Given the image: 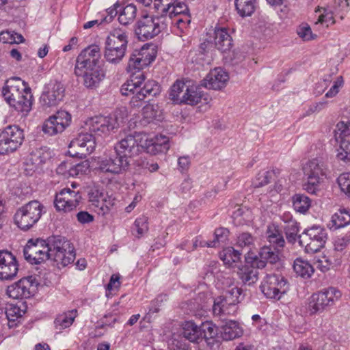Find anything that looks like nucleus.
Masks as SVG:
<instances>
[{
    "instance_id": "a18cd8bd",
    "label": "nucleus",
    "mask_w": 350,
    "mask_h": 350,
    "mask_svg": "<svg viewBox=\"0 0 350 350\" xmlns=\"http://www.w3.org/2000/svg\"><path fill=\"white\" fill-rule=\"evenodd\" d=\"M278 170H261L256 175L252 184L254 187H261L267 185L270 180L275 178Z\"/></svg>"
},
{
    "instance_id": "4d7b16f0",
    "label": "nucleus",
    "mask_w": 350,
    "mask_h": 350,
    "mask_svg": "<svg viewBox=\"0 0 350 350\" xmlns=\"http://www.w3.org/2000/svg\"><path fill=\"white\" fill-rule=\"evenodd\" d=\"M134 230H136L137 237H141L148 230V217L146 216H141L137 218L134 222Z\"/></svg>"
},
{
    "instance_id": "f03ea898",
    "label": "nucleus",
    "mask_w": 350,
    "mask_h": 350,
    "mask_svg": "<svg viewBox=\"0 0 350 350\" xmlns=\"http://www.w3.org/2000/svg\"><path fill=\"white\" fill-rule=\"evenodd\" d=\"M147 66L139 57L132 53L130 56L127 70L131 72V78L124 83L120 92L124 96H131L130 105L132 107H140L148 96H156L161 92V86L154 80L145 81V75L140 72Z\"/></svg>"
},
{
    "instance_id": "aec40b11",
    "label": "nucleus",
    "mask_w": 350,
    "mask_h": 350,
    "mask_svg": "<svg viewBox=\"0 0 350 350\" xmlns=\"http://www.w3.org/2000/svg\"><path fill=\"white\" fill-rule=\"evenodd\" d=\"M208 43L214 44L217 50L224 53L232 47V39L228 33V29L224 27L216 26L213 33L208 34Z\"/></svg>"
},
{
    "instance_id": "20e7f679",
    "label": "nucleus",
    "mask_w": 350,
    "mask_h": 350,
    "mask_svg": "<svg viewBox=\"0 0 350 350\" xmlns=\"http://www.w3.org/2000/svg\"><path fill=\"white\" fill-rule=\"evenodd\" d=\"M44 206L38 200H32L18 208L14 217L15 224L22 230L32 228L41 218Z\"/></svg>"
},
{
    "instance_id": "ddd939ff",
    "label": "nucleus",
    "mask_w": 350,
    "mask_h": 350,
    "mask_svg": "<svg viewBox=\"0 0 350 350\" xmlns=\"http://www.w3.org/2000/svg\"><path fill=\"white\" fill-rule=\"evenodd\" d=\"M101 59L100 48L98 45L92 44L81 51L76 59L74 72H81L84 69L100 67Z\"/></svg>"
},
{
    "instance_id": "f3484780",
    "label": "nucleus",
    "mask_w": 350,
    "mask_h": 350,
    "mask_svg": "<svg viewBox=\"0 0 350 350\" xmlns=\"http://www.w3.org/2000/svg\"><path fill=\"white\" fill-rule=\"evenodd\" d=\"M71 119V115L68 111L59 110L44 122L42 131L49 135L62 133L70 125Z\"/></svg>"
},
{
    "instance_id": "6e6d98bb",
    "label": "nucleus",
    "mask_w": 350,
    "mask_h": 350,
    "mask_svg": "<svg viewBox=\"0 0 350 350\" xmlns=\"http://www.w3.org/2000/svg\"><path fill=\"white\" fill-rule=\"evenodd\" d=\"M90 172V163L88 161H83L76 165H72L69 170L70 176H76L80 174H85Z\"/></svg>"
},
{
    "instance_id": "5701e85b",
    "label": "nucleus",
    "mask_w": 350,
    "mask_h": 350,
    "mask_svg": "<svg viewBox=\"0 0 350 350\" xmlns=\"http://www.w3.org/2000/svg\"><path fill=\"white\" fill-rule=\"evenodd\" d=\"M129 163V159L116 153L114 157L102 159L98 162V168L103 172L120 174L128 168Z\"/></svg>"
},
{
    "instance_id": "6ab92c4d",
    "label": "nucleus",
    "mask_w": 350,
    "mask_h": 350,
    "mask_svg": "<svg viewBox=\"0 0 350 350\" xmlns=\"http://www.w3.org/2000/svg\"><path fill=\"white\" fill-rule=\"evenodd\" d=\"M40 98V102L43 107L47 108L55 106L62 100L64 96L65 88L61 82L55 81L49 83Z\"/></svg>"
},
{
    "instance_id": "5fc2aeb1",
    "label": "nucleus",
    "mask_w": 350,
    "mask_h": 350,
    "mask_svg": "<svg viewBox=\"0 0 350 350\" xmlns=\"http://www.w3.org/2000/svg\"><path fill=\"white\" fill-rule=\"evenodd\" d=\"M243 291L241 288L238 287H233L229 291H228L226 295L224 297V299H226L227 301H229L230 305H233L234 307H237V305L242 300L243 296L242 297Z\"/></svg>"
},
{
    "instance_id": "9d476101",
    "label": "nucleus",
    "mask_w": 350,
    "mask_h": 350,
    "mask_svg": "<svg viewBox=\"0 0 350 350\" xmlns=\"http://www.w3.org/2000/svg\"><path fill=\"white\" fill-rule=\"evenodd\" d=\"M144 137L145 134L139 133L126 135L115 145L116 153L124 156L127 159L137 155Z\"/></svg>"
},
{
    "instance_id": "4468645a",
    "label": "nucleus",
    "mask_w": 350,
    "mask_h": 350,
    "mask_svg": "<svg viewBox=\"0 0 350 350\" xmlns=\"http://www.w3.org/2000/svg\"><path fill=\"white\" fill-rule=\"evenodd\" d=\"M81 200V196L79 191L64 188L56 194L54 205L57 211L66 213L75 210Z\"/></svg>"
},
{
    "instance_id": "8fccbe9b",
    "label": "nucleus",
    "mask_w": 350,
    "mask_h": 350,
    "mask_svg": "<svg viewBox=\"0 0 350 350\" xmlns=\"http://www.w3.org/2000/svg\"><path fill=\"white\" fill-rule=\"evenodd\" d=\"M293 205L297 212L305 213L311 206V200L305 195L295 194L293 197Z\"/></svg>"
},
{
    "instance_id": "a878e982",
    "label": "nucleus",
    "mask_w": 350,
    "mask_h": 350,
    "mask_svg": "<svg viewBox=\"0 0 350 350\" xmlns=\"http://www.w3.org/2000/svg\"><path fill=\"white\" fill-rule=\"evenodd\" d=\"M166 8L167 6L157 12L158 14H161L165 21H167V26L173 22V19L180 17L181 15L190 14L187 5L185 3L180 2L179 1L174 3H171L169 9Z\"/></svg>"
},
{
    "instance_id": "9b49d317",
    "label": "nucleus",
    "mask_w": 350,
    "mask_h": 350,
    "mask_svg": "<svg viewBox=\"0 0 350 350\" xmlns=\"http://www.w3.org/2000/svg\"><path fill=\"white\" fill-rule=\"evenodd\" d=\"M85 125L91 133L98 136H106L118 129L119 122L116 116H96L89 118Z\"/></svg>"
},
{
    "instance_id": "473e14b6",
    "label": "nucleus",
    "mask_w": 350,
    "mask_h": 350,
    "mask_svg": "<svg viewBox=\"0 0 350 350\" xmlns=\"http://www.w3.org/2000/svg\"><path fill=\"white\" fill-rule=\"evenodd\" d=\"M133 53L148 66L154 60L157 50L153 44H146L139 50H135Z\"/></svg>"
},
{
    "instance_id": "39448f33",
    "label": "nucleus",
    "mask_w": 350,
    "mask_h": 350,
    "mask_svg": "<svg viewBox=\"0 0 350 350\" xmlns=\"http://www.w3.org/2000/svg\"><path fill=\"white\" fill-rule=\"evenodd\" d=\"M341 296V292L332 286L313 293L308 300V312L310 315L321 313L327 308L332 306Z\"/></svg>"
},
{
    "instance_id": "13d9d810",
    "label": "nucleus",
    "mask_w": 350,
    "mask_h": 350,
    "mask_svg": "<svg viewBox=\"0 0 350 350\" xmlns=\"http://www.w3.org/2000/svg\"><path fill=\"white\" fill-rule=\"evenodd\" d=\"M341 191L350 197V173H343L337 178Z\"/></svg>"
},
{
    "instance_id": "a211bd4d",
    "label": "nucleus",
    "mask_w": 350,
    "mask_h": 350,
    "mask_svg": "<svg viewBox=\"0 0 350 350\" xmlns=\"http://www.w3.org/2000/svg\"><path fill=\"white\" fill-rule=\"evenodd\" d=\"M51 157L46 147L36 148L31 151L24 162V171L28 176L41 169L42 165Z\"/></svg>"
},
{
    "instance_id": "69168bd1",
    "label": "nucleus",
    "mask_w": 350,
    "mask_h": 350,
    "mask_svg": "<svg viewBox=\"0 0 350 350\" xmlns=\"http://www.w3.org/2000/svg\"><path fill=\"white\" fill-rule=\"evenodd\" d=\"M349 7V1L348 0H336L335 1V7L334 12L335 15H340V18L343 20L345 18V14L340 12L343 10H347Z\"/></svg>"
},
{
    "instance_id": "c03bdc74",
    "label": "nucleus",
    "mask_w": 350,
    "mask_h": 350,
    "mask_svg": "<svg viewBox=\"0 0 350 350\" xmlns=\"http://www.w3.org/2000/svg\"><path fill=\"white\" fill-rule=\"evenodd\" d=\"M256 238L250 232H244L237 236V246L245 249L247 252H250L255 247Z\"/></svg>"
},
{
    "instance_id": "774afa93",
    "label": "nucleus",
    "mask_w": 350,
    "mask_h": 350,
    "mask_svg": "<svg viewBox=\"0 0 350 350\" xmlns=\"http://www.w3.org/2000/svg\"><path fill=\"white\" fill-rule=\"evenodd\" d=\"M350 243V236L338 237L334 241V248L337 251H342Z\"/></svg>"
},
{
    "instance_id": "3c124183",
    "label": "nucleus",
    "mask_w": 350,
    "mask_h": 350,
    "mask_svg": "<svg viewBox=\"0 0 350 350\" xmlns=\"http://www.w3.org/2000/svg\"><path fill=\"white\" fill-rule=\"evenodd\" d=\"M220 258L226 265L232 266L233 263H236L239 261L241 258V253L233 247H228L220 254Z\"/></svg>"
},
{
    "instance_id": "1a4fd4ad",
    "label": "nucleus",
    "mask_w": 350,
    "mask_h": 350,
    "mask_svg": "<svg viewBox=\"0 0 350 350\" xmlns=\"http://www.w3.org/2000/svg\"><path fill=\"white\" fill-rule=\"evenodd\" d=\"M260 289L267 298L279 300L288 290V284L282 275H267L260 285Z\"/></svg>"
},
{
    "instance_id": "bb28decb",
    "label": "nucleus",
    "mask_w": 350,
    "mask_h": 350,
    "mask_svg": "<svg viewBox=\"0 0 350 350\" xmlns=\"http://www.w3.org/2000/svg\"><path fill=\"white\" fill-rule=\"evenodd\" d=\"M77 77H81L83 79V85L88 88L97 87L104 79L105 75L100 67H95L84 69L78 72H74Z\"/></svg>"
},
{
    "instance_id": "393cba45",
    "label": "nucleus",
    "mask_w": 350,
    "mask_h": 350,
    "mask_svg": "<svg viewBox=\"0 0 350 350\" xmlns=\"http://www.w3.org/2000/svg\"><path fill=\"white\" fill-rule=\"evenodd\" d=\"M32 276L21 279L18 282L8 287L7 295L16 299L30 297V288L32 286Z\"/></svg>"
},
{
    "instance_id": "c756f323",
    "label": "nucleus",
    "mask_w": 350,
    "mask_h": 350,
    "mask_svg": "<svg viewBox=\"0 0 350 350\" xmlns=\"http://www.w3.org/2000/svg\"><path fill=\"white\" fill-rule=\"evenodd\" d=\"M258 268L252 265H245L239 267L237 271L239 279L245 285L251 286L258 280Z\"/></svg>"
},
{
    "instance_id": "412c9836",
    "label": "nucleus",
    "mask_w": 350,
    "mask_h": 350,
    "mask_svg": "<svg viewBox=\"0 0 350 350\" xmlns=\"http://www.w3.org/2000/svg\"><path fill=\"white\" fill-rule=\"evenodd\" d=\"M148 153L157 154L166 153L170 149L171 144L169 137L163 135H157L148 137L146 135L144 138V142L141 144Z\"/></svg>"
},
{
    "instance_id": "052dcab7",
    "label": "nucleus",
    "mask_w": 350,
    "mask_h": 350,
    "mask_svg": "<svg viewBox=\"0 0 350 350\" xmlns=\"http://www.w3.org/2000/svg\"><path fill=\"white\" fill-rule=\"evenodd\" d=\"M22 312L18 306L14 304H9L5 308V314L9 322H14L22 316Z\"/></svg>"
},
{
    "instance_id": "4c0bfd02",
    "label": "nucleus",
    "mask_w": 350,
    "mask_h": 350,
    "mask_svg": "<svg viewBox=\"0 0 350 350\" xmlns=\"http://www.w3.org/2000/svg\"><path fill=\"white\" fill-rule=\"evenodd\" d=\"M315 12H319V15L317 21L314 23V26L325 25L326 27H329V25H333L336 23L334 19V10L319 6L316 8Z\"/></svg>"
},
{
    "instance_id": "6e6552de",
    "label": "nucleus",
    "mask_w": 350,
    "mask_h": 350,
    "mask_svg": "<svg viewBox=\"0 0 350 350\" xmlns=\"http://www.w3.org/2000/svg\"><path fill=\"white\" fill-rule=\"evenodd\" d=\"M23 130L16 125L6 126L0 133V154H6L16 151L24 140Z\"/></svg>"
},
{
    "instance_id": "864d4df0",
    "label": "nucleus",
    "mask_w": 350,
    "mask_h": 350,
    "mask_svg": "<svg viewBox=\"0 0 350 350\" xmlns=\"http://www.w3.org/2000/svg\"><path fill=\"white\" fill-rule=\"evenodd\" d=\"M201 340H206L214 338L217 335V327L210 321H206L200 326Z\"/></svg>"
},
{
    "instance_id": "bf43d9fd",
    "label": "nucleus",
    "mask_w": 350,
    "mask_h": 350,
    "mask_svg": "<svg viewBox=\"0 0 350 350\" xmlns=\"http://www.w3.org/2000/svg\"><path fill=\"white\" fill-rule=\"evenodd\" d=\"M229 231L225 228H219L215 230L214 239L213 240L215 243V247L219 246L221 243H224L228 239Z\"/></svg>"
},
{
    "instance_id": "79ce46f5",
    "label": "nucleus",
    "mask_w": 350,
    "mask_h": 350,
    "mask_svg": "<svg viewBox=\"0 0 350 350\" xmlns=\"http://www.w3.org/2000/svg\"><path fill=\"white\" fill-rule=\"evenodd\" d=\"M295 272L301 278H308L314 273L312 266L307 261L297 258L293 263Z\"/></svg>"
},
{
    "instance_id": "0e129e2a",
    "label": "nucleus",
    "mask_w": 350,
    "mask_h": 350,
    "mask_svg": "<svg viewBox=\"0 0 350 350\" xmlns=\"http://www.w3.org/2000/svg\"><path fill=\"white\" fill-rule=\"evenodd\" d=\"M326 101H320L313 103L309 106L308 109L304 113L303 117L309 116L312 113H319L323 110L326 107Z\"/></svg>"
},
{
    "instance_id": "338daca9",
    "label": "nucleus",
    "mask_w": 350,
    "mask_h": 350,
    "mask_svg": "<svg viewBox=\"0 0 350 350\" xmlns=\"http://www.w3.org/2000/svg\"><path fill=\"white\" fill-rule=\"evenodd\" d=\"M157 107L152 104H147L142 109V115L144 118L148 120L154 119L157 113Z\"/></svg>"
},
{
    "instance_id": "680f3d73",
    "label": "nucleus",
    "mask_w": 350,
    "mask_h": 350,
    "mask_svg": "<svg viewBox=\"0 0 350 350\" xmlns=\"http://www.w3.org/2000/svg\"><path fill=\"white\" fill-rule=\"evenodd\" d=\"M191 23V16L190 14H184L181 15L180 17L176 18L173 19V22L170 24L174 25L177 27L181 31H183L184 29H187L189 25Z\"/></svg>"
},
{
    "instance_id": "2f4dec72",
    "label": "nucleus",
    "mask_w": 350,
    "mask_h": 350,
    "mask_svg": "<svg viewBox=\"0 0 350 350\" xmlns=\"http://www.w3.org/2000/svg\"><path fill=\"white\" fill-rule=\"evenodd\" d=\"M89 200L92 205L100 208L103 215L109 211L111 204L106 200L105 194L100 190L92 189L89 193Z\"/></svg>"
},
{
    "instance_id": "58836bf2",
    "label": "nucleus",
    "mask_w": 350,
    "mask_h": 350,
    "mask_svg": "<svg viewBox=\"0 0 350 350\" xmlns=\"http://www.w3.org/2000/svg\"><path fill=\"white\" fill-rule=\"evenodd\" d=\"M349 224H350V213L345 210H341L332 215L329 226L330 228L336 230Z\"/></svg>"
},
{
    "instance_id": "0eeeda50",
    "label": "nucleus",
    "mask_w": 350,
    "mask_h": 350,
    "mask_svg": "<svg viewBox=\"0 0 350 350\" xmlns=\"http://www.w3.org/2000/svg\"><path fill=\"white\" fill-rule=\"evenodd\" d=\"M327 239L326 230L321 226H314L299 236V243L305 247L307 253L313 254L324 247Z\"/></svg>"
},
{
    "instance_id": "cd10ccee",
    "label": "nucleus",
    "mask_w": 350,
    "mask_h": 350,
    "mask_svg": "<svg viewBox=\"0 0 350 350\" xmlns=\"http://www.w3.org/2000/svg\"><path fill=\"white\" fill-rule=\"evenodd\" d=\"M278 250L275 248H272L271 246L262 247L258 253V256L255 257L253 262L254 265L258 269H262L267 262L271 264L275 263L280 259Z\"/></svg>"
},
{
    "instance_id": "ea45409f",
    "label": "nucleus",
    "mask_w": 350,
    "mask_h": 350,
    "mask_svg": "<svg viewBox=\"0 0 350 350\" xmlns=\"http://www.w3.org/2000/svg\"><path fill=\"white\" fill-rule=\"evenodd\" d=\"M267 239L268 241L273 244V248L279 250L282 248L284 245L285 241L282 233L275 226H269L267 232Z\"/></svg>"
},
{
    "instance_id": "49530a36",
    "label": "nucleus",
    "mask_w": 350,
    "mask_h": 350,
    "mask_svg": "<svg viewBox=\"0 0 350 350\" xmlns=\"http://www.w3.org/2000/svg\"><path fill=\"white\" fill-rule=\"evenodd\" d=\"M136 14V6L133 4H129L120 11L118 21L120 24L127 25L135 20Z\"/></svg>"
},
{
    "instance_id": "603ef678",
    "label": "nucleus",
    "mask_w": 350,
    "mask_h": 350,
    "mask_svg": "<svg viewBox=\"0 0 350 350\" xmlns=\"http://www.w3.org/2000/svg\"><path fill=\"white\" fill-rule=\"evenodd\" d=\"M286 237L289 243H294L299 232V226L295 220H289L284 227Z\"/></svg>"
},
{
    "instance_id": "dca6fc26",
    "label": "nucleus",
    "mask_w": 350,
    "mask_h": 350,
    "mask_svg": "<svg viewBox=\"0 0 350 350\" xmlns=\"http://www.w3.org/2000/svg\"><path fill=\"white\" fill-rule=\"evenodd\" d=\"M27 91H31V89L27 83L19 77H12L5 81L1 92L5 100L10 105L24 96L25 92Z\"/></svg>"
},
{
    "instance_id": "f257e3e1",
    "label": "nucleus",
    "mask_w": 350,
    "mask_h": 350,
    "mask_svg": "<svg viewBox=\"0 0 350 350\" xmlns=\"http://www.w3.org/2000/svg\"><path fill=\"white\" fill-rule=\"evenodd\" d=\"M23 255L25 260L35 265L50 259L58 266L66 267L75 259L73 245L62 236H53L47 241L29 239L23 249Z\"/></svg>"
},
{
    "instance_id": "423d86ee",
    "label": "nucleus",
    "mask_w": 350,
    "mask_h": 350,
    "mask_svg": "<svg viewBox=\"0 0 350 350\" xmlns=\"http://www.w3.org/2000/svg\"><path fill=\"white\" fill-rule=\"evenodd\" d=\"M161 14L157 16L145 15L137 23L135 33L142 40L152 39L167 27Z\"/></svg>"
},
{
    "instance_id": "2eb2a0df",
    "label": "nucleus",
    "mask_w": 350,
    "mask_h": 350,
    "mask_svg": "<svg viewBox=\"0 0 350 350\" xmlns=\"http://www.w3.org/2000/svg\"><path fill=\"white\" fill-rule=\"evenodd\" d=\"M95 147V138L92 133H80L70 142L68 153L72 157H85L94 151Z\"/></svg>"
},
{
    "instance_id": "f8f14e48",
    "label": "nucleus",
    "mask_w": 350,
    "mask_h": 350,
    "mask_svg": "<svg viewBox=\"0 0 350 350\" xmlns=\"http://www.w3.org/2000/svg\"><path fill=\"white\" fill-rule=\"evenodd\" d=\"M304 173L307 177V182L304 185V189L310 193H315L318 189L320 176L325 174L323 163L317 159L309 161L304 167Z\"/></svg>"
},
{
    "instance_id": "f704fd0d",
    "label": "nucleus",
    "mask_w": 350,
    "mask_h": 350,
    "mask_svg": "<svg viewBox=\"0 0 350 350\" xmlns=\"http://www.w3.org/2000/svg\"><path fill=\"white\" fill-rule=\"evenodd\" d=\"M183 336L192 342L201 340L200 327L193 321H186L183 325Z\"/></svg>"
},
{
    "instance_id": "a19ab883",
    "label": "nucleus",
    "mask_w": 350,
    "mask_h": 350,
    "mask_svg": "<svg viewBox=\"0 0 350 350\" xmlns=\"http://www.w3.org/2000/svg\"><path fill=\"white\" fill-rule=\"evenodd\" d=\"M256 0H235V7L238 14L242 16H251L256 8Z\"/></svg>"
},
{
    "instance_id": "e2e57ef3",
    "label": "nucleus",
    "mask_w": 350,
    "mask_h": 350,
    "mask_svg": "<svg viewBox=\"0 0 350 350\" xmlns=\"http://www.w3.org/2000/svg\"><path fill=\"white\" fill-rule=\"evenodd\" d=\"M297 33L304 40L308 41L317 38V36L312 33L311 28L308 24L299 26Z\"/></svg>"
},
{
    "instance_id": "09e8293b",
    "label": "nucleus",
    "mask_w": 350,
    "mask_h": 350,
    "mask_svg": "<svg viewBox=\"0 0 350 350\" xmlns=\"http://www.w3.org/2000/svg\"><path fill=\"white\" fill-rule=\"evenodd\" d=\"M187 85L180 80H177L172 85L169 93V98L176 104H181L182 95L185 91Z\"/></svg>"
},
{
    "instance_id": "7ed1b4c3",
    "label": "nucleus",
    "mask_w": 350,
    "mask_h": 350,
    "mask_svg": "<svg viewBox=\"0 0 350 350\" xmlns=\"http://www.w3.org/2000/svg\"><path fill=\"white\" fill-rule=\"evenodd\" d=\"M128 31L123 28H114L107 36L104 50V57L113 64H119L125 55L128 45Z\"/></svg>"
},
{
    "instance_id": "4be33fe9",
    "label": "nucleus",
    "mask_w": 350,
    "mask_h": 350,
    "mask_svg": "<svg viewBox=\"0 0 350 350\" xmlns=\"http://www.w3.org/2000/svg\"><path fill=\"white\" fill-rule=\"evenodd\" d=\"M16 257L8 250L0 251V280H12L18 272Z\"/></svg>"
},
{
    "instance_id": "de8ad7c7",
    "label": "nucleus",
    "mask_w": 350,
    "mask_h": 350,
    "mask_svg": "<svg viewBox=\"0 0 350 350\" xmlns=\"http://www.w3.org/2000/svg\"><path fill=\"white\" fill-rule=\"evenodd\" d=\"M334 133L336 140L348 139L350 137V120L345 118L340 120Z\"/></svg>"
},
{
    "instance_id": "72a5a7b5",
    "label": "nucleus",
    "mask_w": 350,
    "mask_h": 350,
    "mask_svg": "<svg viewBox=\"0 0 350 350\" xmlns=\"http://www.w3.org/2000/svg\"><path fill=\"white\" fill-rule=\"evenodd\" d=\"M77 311L72 310L57 316L54 321V325L56 329L59 331L69 327L74 322L77 317Z\"/></svg>"
},
{
    "instance_id": "37998d69",
    "label": "nucleus",
    "mask_w": 350,
    "mask_h": 350,
    "mask_svg": "<svg viewBox=\"0 0 350 350\" xmlns=\"http://www.w3.org/2000/svg\"><path fill=\"white\" fill-rule=\"evenodd\" d=\"M338 144L336 148V158L345 163L350 161V139L336 140Z\"/></svg>"
},
{
    "instance_id": "c85d7f7f",
    "label": "nucleus",
    "mask_w": 350,
    "mask_h": 350,
    "mask_svg": "<svg viewBox=\"0 0 350 350\" xmlns=\"http://www.w3.org/2000/svg\"><path fill=\"white\" fill-rule=\"evenodd\" d=\"M220 329L221 337L226 341L239 338L243 333L239 323L233 320L223 321Z\"/></svg>"
},
{
    "instance_id": "c9c22d12",
    "label": "nucleus",
    "mask_w": 350,
    "mask_h": 350,
    "mask_svg": "<svg viewBox=\"0 0 350 350\" xmlns=\"http://www.w3.org/2000/svg\"><path fill=\"white\" fill-rule=\"evenodd\" d=\"M203 94L196 86H187L185 92L182 95L181 103L187 105H196L200 102Z\"/></svg>"
},
{
    "instance_id": "b1692460",
    "label": "nucleus",
    "mask_w": 350,
    "mask_h": 350,
    "mask_svg": "<svg viewBox=\"0 0 350 350\" xmlns=\"http://www.w3.org/2000/svg\"><path fill=\"white\" fill-rule=\"evenodd\" d=\"M229 80L227 72L221 68H216L209 72L203 80V85L208 89L221 90L224 88Z\"/></svg>"
},
{
    "instance_id": "e433bc0d",
    "label": "nucleus",
    "mask_w": 350,
    "mask_h": 350,
    "mask_svg": "<svg viewBox=\"0 0 350 350\" xmlns=\"http://www.w3.org/2000/svg\"><path fill=\"white\" fill-rule=\"evenodd\" d=\"M32 98L33 96L31 91H27L25 92L24 96L21 98V99H17L14 103L10 104V106L18 112L27 113L31 109Z\"/></svg>"
},
{
    "instance_id": "7c9ffc66",
    "label": "nucleus",
    "mask_w": 350,
    "mask_h": 350,
    "mask_svg": "<svg viewBox=\"0 0 350 350\" xmlns=\"http://www.w3.org/2000/svg\"><path fill=\"white\" fill-rule=\"evenodd\" d=\"M213 311L214 315L217 316L234 315L237 311V307H234L233 305H230L229 301H227L226 299L220 296L215 299Z\"/></svg>"
}]
</instances>
